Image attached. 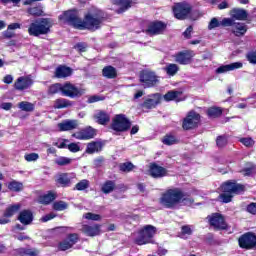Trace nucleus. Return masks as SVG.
<instances>
[{
	"label": "nucleus",
	"instance_id": "nucleus-1",
	"mask_svg": "<svg viewBox=\"0 0 256 256\" xmlns=\"http://www.w3.org/2000/svg\"><path fill=\"white\" fill-rule=\"evenodd\" d=\"M59 20L73 25L75 29L95 31L103 23V12L97 8H92L85 15L84 20H81L77 14V10H70L61 14Z\"/></svg>",
	"mask_w": 256,
	"mask_h": 256
},
{
	"label": "nucleus",
	"instance_id": "nucleus-2",
	"mask_svg": "<svg viewBox=\"0 0 256 256\" xmlns=\"http://www.w3.org/2000/svg\"><path fill=\"white\" fill-rule=\"evenodd\" d=\"M161 203L164 207L168 209H173L175 205H179V203H183V205H191L193 200L187 193L181 191L179 188L169 189L162 195Z\"/></svg>",
	"mask_w": 256,
	"mask_h": 256
},
{
	"label": "nucleus",
	"instance_id": "nucleus-3",
	"mask_svg": "<svg viewBox=\"0 0 256 256\" xmlns=\"http://www.w3.org/2000/svg\"><path fill=\"white\" fill-rule=\"evenodd\" d=\"M51 27H53V20H51V18H42L40 21L30 24L28 33L34 37H39V35H47Z\"/></svg>",
	"mask_w": 256,
	"mask_h": 256
},
{
	"label": "nucleus",
	"instance_id": "nucleus-4",
	"mask_svg": "<svg viewBox=\"0 0 256 256\" xmlns=\"http://www.w3.org/2000/svg\"><path fill=\"white\" fill-rule=\"evenodd\" d=\"M155 233H157V228L154 226H144V228L138 232V236L135 238V244L147 245L148 243H151V239H153Z\"/></svg>",
	"mask_w": 256,
	"mask_h": 256
},
{
	"label": "nucleus",
	"instance_id": "nucleus-5",
	"mask_svg": "<svg viewBox=\"0 0 256 256\" xmlns=\"http://www.w3.org/2000/svg\"><path fill=\"white\" fill-rule=\"evenodd\" d=\"M140 82L143 87H154L159 83V77L151 70H144L140 73Z\"/></svg>",
	"mask_w": 256,
	"mask_h": 256
},
{
	"label": "nucleus",
	"instance_id": "nucleus-6",
	"mask_svg": "<svg viewBox=\"0 0 256 256\" xmlns=\"http://www.w3.org/2000/svg\"><path fill=\"white\" fill-rule=\"evenodd\" d=\"M199 121H201V116L199 115V113L195 111H190L184 118L182 127L185 131L195 129V127L199 125Z\"/></svg>",
	"mask_w": 256,
	"mask_h": 256
},
{
	"label": "nucleus",
	"instance_id": "nucleus-7",
	"mask_svg": "<svg viewBox=\"0 0 256 256\" xmlns=\"http://www.w3.org/2000/svg\"><path fill=\"white\" fill-rule=\"evenodd\" d=\"M62 95L64 97H70V99H75V97H81V95H85V89L77 88L71 83H66L62 87Z\"/></svg>",
	"mask_w": 256,
	"mask_h": 256
},
{
	"label": "nucleus",
	"instance_id": "nucleus-8",
	"mask_svg": "<svg viewBox=\"0 0 256 256\" xmlns=\"http://www.w3.org/2000/svg\"><path fill=\"white\" fill-rule=\"evenodd\" d=\"M131 127V122H129V119L125 117L123 114H118L115 116L113 123H112V129L114 131H127Z\"/></svg>",
	"mask_w": 256,
	"mask_h": 256
},
{
	"label": "nucleus",
	"instance_id": "nucleus-9",
	"mask_svg": "<svg viewBox=\"0 0 256 256\" xmlns=\"http://www.w3.org/2000/svg\"><path fill=\"white\" fill-rule=\"evenodd\" d=\"M173 13L176 19H186L189 13H191V5L186 2L176 3L173 6Z\"/></svg>",
	"mask_w": 256,
	"mask_h": 256
},
{
	"label": "nucleus",
	"instance_id": "nucleus-10",
	"mask_svg": "<svg viewBox=\"0 0 256 256\" xmlns=\"http://www.w3.org/2000/svg\"><path fill=\"white\" fill-rule=\"evenodd\" d=\"M33 83L34 81L31 76H21L16 79L14 89H16V91H25L27 89H31V87H33Z\"/></svg>",
	"mask_w": 256,
	"mask_h": 256
},
{
	"label": "nucleus",
	"instance_id": "nucleus-11",
	"mask_svg": "<svg viewBox=\"0 0 256 256\" xmlns=\"http://www.w3.org/2000/svg\"><path fill=\"white\" fill-rule=\"evenodd\" d=\"M244 189L245 186L237 184L235 181H227L221 185L222 193H230L231 195H233V193H241Z\"/></svg>",
	"mask_w": 256,
	"mask_h": 256
},
{
	"label": "nucleus",
	"instance_id": "nucleus-12",
	"mask_svg": "<svg viewBox=\"0 0 256 256\" xmlns=\"http://www.w3.org/2000/svg\"><path fill=\"white\" fill-rule=\"evenodd\" d=\"M242 249H253L256 245V236L252 233H246L238 240Z\"/></svg>",
	"mask_w": 256,
	"mask_h": 256
},
{
	"label": "nucleus",
	"instance_id": "nucleus-13",
	"mask_svg": "<svg viewBox=\"0 0 256 256\" xmlns=\"http://www.w3.org/2000/svg\"><path fill=\"white\" fill-rule=\"evenodd\" d=\"M209 223L215 229H227V223H225V218L219 213H214L208 216Z\"/></svg>",
	"mask_w": 256,
	"mask_h": 256
},
{
	"label": "nucleus",
	"instance_id": "nucleus-14",
	"mask_svg": "<svg viewBox=\"0 0 256 256\" xmlns=\"http://www.w3.org/2000/svg\"><path fill=\"white\" fill-rule=\"evenodd\" d=\"M165 29H167V24L161 21H155L148 25L146 33L147 35H161Z\"/></svg>",
	"mask_w": 256,
	"mask_h": 256
},
{
	"label": "nucleus",
	"instance_id": "nucleus-15",
	"mask_svg": "<svg viewBox=\"0 0 256 256\" xmlns=\"http://www.w3.org/2000/svg\"><path fill=\"white\" fill-rule=\"evenodd\" d=\"M72 137H74L75 139H79L80 141H83L85 139H93L95 137V129L89 126L85 129L80 130L79 132L74 133Z\"/></svg>",
	"mask_w": 256,
	"mask_h": 256
},
{
	"label": "nucleus",
	"instance_id": "nucleus-16",
	"mask_svg": "<svg viewBox=\"0 0 256 256\" xmlns=\"http://www.w3.org/2000/svg\"><path fill=\"white\" fill-rule=\"evenodd\" d=\"M82 233L87 235V237H97L101 233V225L92 224V225H83L81 228Z\"/></svg>",
	"mask_w": 256,
	"mask_h": 256
},
{
	"label": "nucleus",
	"instance_id": "nucleus-17",
	"mask_svg": "<svg viewBox=\"0 0 256 256\" xmlns=\"http://www.w3.org/2000/svg\"><path fill=\"white\" fill-rule=\"evenodd\" d=\"M149 173L154 179H161L167 175V169L162 166L157 165L156 163L150 164Z\"/></svg>",
	"mask_w": 256,
	"mask_h": 256
},
{
	"label": "nucleus",
	"instance_id": "nucleus-18",
	"mask_svg": "<svg viewBox=\"0 0 256 256\" xmlns=\"http://www.w3.org/2000/svg\"><path fill=\"white\" fill-rule=\"evenodd\" d=\"M231 21L232 24L228 25V27H231L232 33L236 37H243V35L247 33V25H245V23H237L233 20V18H231Z\"/></svg>",
	"mask_w": 256,
	"mask_h": 256
},
{
	"label": "nucleus",
	"instance_id": "nucleus-19",
	"mask_svg": "<svg viewBox=\"0 0 256 256\" xmlns=\"http://www.w3.org/2000/svg\"><path fill=\"white\" fill-rule=\"evenodd\" d=\"M161 103V94H153L147 98L143 103V109H155Z\"/></svg>",
	"mask_w": 256,
	"mask_h": 256
},
{
	"label": "nucleus",
	"instance_id": "nucleus-20",
	"mask_svg": "<svg viewBox=\"0 0 256 256\" xmlns=\"http://www.w3.org/2000/svg\"><path fill=\"white\" fill-rule=\"evenodd\" d=\"M243 67V63L234 62L231 64L221 65L216 69V73L221 75L223 73H229V71H235V69H241Z\"/></svg>",
	"mask_w": 256,
	"mask_h": 256
},
{
	"label": "nucleus",
	"instance_id": "nucleus-21",
	"mask_svg": "<svg viewBox=\"0 0 256 256\" xmlns=\"http://www.w3.org/2000/svg\"><path fill=\"white\" fill-rule=\"evenodd\" d=\"M229 25H232L231 18H224L222 21H219L217 18H212L208 25V29L211 31L217 29V27H228Z\"/></svg>",
	"mask_w": 256,
	"mask_h": 256
},
{
	"label": "nucleus",
	"instance_id": "nucleus-22",
	"mask_svg": "<svg viewBox=\"0 0 256 256\" xmlns=\"http://www.w3.org/2000/svg\"><path fill=\"white\" fill-rule=\"evenodd\" d=\"M79 123L77 120H64L58 123L59 131H73V129H77Z\"/></svg>",
	"mask_w": 256,
	"mask_h": 256
},
{
	"label": "nucleus",
	"instance_id": "nucleus-23",
	"mask_svg": "<svg viewBox=\"0 0 256 256\" xmlns=\"http://www.w3.org/2000/svg\"><path fill=\"white\" fill-rule=\"evenodd\" d=\"M18 221H20L22 225H31V223H33V212L30 210L21 211L18 216Z\"/></svg>",
	"mask_w": 256,
	"mask_h": 256
},
{
	"label": "nucleus",
	"instance_id": "nucleus-24",
	"mask_svg": "<svg viewBox=\"0 0 256 256\" xmlns=\"http://www.w3.org/2000/svg\"><path fill=\"white\" fill-rule=\"evenodd\" d=\"M230 15L232 19H236L237 21H245L248 17L247 12L241 8H234L231 10Z\"/></svg>",
	"mask_w": 256,
	"mask_h": 256
},
{
	"label": "nucleus",
	"instance_id": "nucleus-25",
	"mask_svg": "<svg viewBox=\"0 0 256 256\" xmlns=\"http://www.w3.org/2000/svg\"><path fill=\"white\" fill-rule=\"evenodd\" d=\"M175 61L180 65H189L191 63V54L189 52H180L176 54Z\"/></svg>",
	"mask_w": 256,
	"mask_h": 256
},
{
	"label": "nucleus",
	"instance_id": "nucleus-26",
	"mask_svg": "<svg viewBox=\"0 0 256 256\" xmlns=\"http://www.w3.org/2000/svg\"><path fill=\"white\" fill-rule=\"evenodd\" d=\"M94 119H96L97 123L99 125H106V123H109L111 121V118L109 117V114H107L104 111H97L94 115Z\"/></svg>",
	"mask_w": 256,
	"mask_h": 256
},
{
	"label": "nucleus",
	"instance_id": "nucleus-27",
	"mask_svg": "<svg viewBox=\"0 0 256 256\" xmlns=\"http://www.w3.org/2000/svg\"><path fill=\"white\" fill-rule=\"evenodd\" d=\"M73 177H75V175L69 174V173H63L57 176L56 181L59 185H62V187H67V185L71 183V179H73Z\"/></svg>",
	"mask_w": 256,
	"mask_h": 256
},
{
	"label": "nucleus",
	"instance_id": "nucleus-28",
	"mask_svg": "<svg viewBox=\"0 0 256 256\" xmlns=\"http://www.w3.org/2000/svg\"><path fill=\"white\" fill-rule=\"evenodd\" d=\"M114 5H120L121 7L117 10V13H125L129 7H131V0H112Z\"/></svg>",
	"mask_w": 256,
	"mask_h": 256
},
{
	"label": "nucleus",
	"instance_id": "nucleus-29",
	"mask_svg": "<svg viewBox=\"0 0 256 256\" xmlns=\"http://www.w3.org/2000/svg\"><path fill=\"white\" fill-rule=\"evenodd\" d=\"M55 199H57V194L50 191L39 197V203H42V205H49V203H52Z\"/></svg>",
	"mask_w": 256,
	"mask_h": 256
},
{
	"label": "nucleus",
	"instance_id": "nucleus-30",
	"mask_svg": "<svg viewBox=\"0 0 256 256\" xmlns=\"http://www.w3.org/2000/svg\"><path fill=\"white\" fill-rule=\"evenodd\" d=\"M55 75L58 79H64L65 77H69L71 75V68L66 66H59L56 69Z\"/></svg>",
	"mask_w": 256,
	"mask_h": 256
},
{
	"label": "nucleus",
	"instance_id": "nucleus-31",
	"mask_svg": "<svg viewBox=\"0 0 256 256\" xmlns=\"http://www.w3.org/2000/svg\"><path fill=\"white\" fill-rule=\"evenodd\" d=\"M244 177H253L256 175V165L253 163H247L246 167L241 171Z\"/></svg>",
	"mask_w": 256,
	"mask_h": 256
},
{
	"label": "nucleus",
	"instance_id": "nucleus-32",
	"mask_svg": "<svg viewBox=\"0 0 256 256\" xmlns=\"http://www.w3.org/2000/svg\"><path fill=\"white\" fill-rule=\"evenodd\" d=\"M102 73L107 79H115L117 77V70L113 66L104 67Z\"/></svg>",
	"mask_w": 256,
	"mask_h": 256
},
{
	"label": "nucleus",
	"instance_id": "nucleus-33",
	"mask_svg": "<svg viewBox=\"0 0 256 256\" xmlns=\"http://www.w3.org/2000/svg\"><path fill=\"white\" fill-rule=\"evenodd\" d=\"M164 71L169 77H175L179 72V66L177 64H167Z\"/></svg>",
	"mask_w": 256,
	"mask_h": 256
},
{
	"label": "nucleus",
	"instance_id": "nucleus-34",
	"mask_svg": "<svg viewBox=\"0 0 256 256\" xmlns=\"http://www.w3.org/2000/svg\"><path fill=\"white\" fill-rule=\"evenodd\" d=\"M21 209V204L10 205L4 211V217H13Z\"/></svg>",
	"mask_w": 256,
	"mask_h": 256
},
{
	"label": "nucleus",
	"instance_id": "nucleus-35",
	"mask_svg": "<svg viewBox=\"0 0 256 256\" xmlns=\"http://www.w3.org/2000/svg\"><path fill=\"white\" fill-rule=\"evenodd\" d=\"M71 105H73V103L65 98L57 99L54 103L55 109H65V107H71Z\"/></svg>",
	"mask_w": 256,
	"mask_h": 256
},
{
	"label": "nucleus",
	"instance_id": "nucleus-36",
	"mask_svg": "<svg viewBox=\"0 0 256 256\" xmlns=\"http://www.w3.org/2000/svg\"><path fill=\"white\" fill-rule=\"evenodd\" d=\"M103 145L101 142H91L87 145L86 152L87 153H98V151H101Z\"/></svg>",
	"mask_w": 256,
	"mask_h": 256
},
{
	"label": "nucleus",
	"instance_id": "nucleus-37",
	"mask_svg": "<svg viewBox=\"0 0 256 256\" xmlns=\"http://www.w3.org/2000/svg\"><path fill=\"white\" fill-rule=\"evenodd\" d=\"M19 109H21V111H26V112H31L35 110V105L31 102H27V101H22L18 104Z\"/></svg>",
	"mask_w": 256,
	"mask_h": 256
},
{
	"label": "nucleus",
	"instance_id": "nucleus-38",
	"mask_svg": "<svg viewBox=\"0 0 256 256\" xmlns=\"http://www.w3.org/2000/svg\"><path fill=\"white\" fill-rule=\"evenodd\" d=\"M55 163L60 167H65V165H71V163H73V159L65 156H60L55 159Z\"/></svg>",
	"mask_w": 256,
	"mask_h": 256
},
{
	"label": "nucleus",
	"instance_id": "nucleus-39",
	"mask_svg": "<svg viewBox=\"0 0 256 256\" xmlns=\"http://www.w3.org/2000/svg\"><path fill=\"white\" fill-rule=\"evenodd\" d=\"M21 256H39V250L35 248H22L20 249Z\"/></svg>",
	"mask_w": 256,
	"mask_h": 256
},
{
	"label": "nucleus",
	"instance_id": "nucleus-40",
	"mask_svg": "<svg viewBox=\"0 0 256 256\" xmlns=\"http://www.w3.org/2000/svg\"><path fill=\"white\" fill-rule=\"evenodd\" d=\"M115 189V182L109 180L102 185V191L107 195Z\"/></svg>",
	"mask_w": 256,
	"mask_h": 256
},
{
	"label": "nucleus",
	"instance_id": "nucleus-41",
	"mask_svg": "<svg viewBox=\"0 0 256 256\" xmlns=\"http://www.w3.org/2000/svg\"><path fill=\"white\" fill-rule=\"evenodd\" d=\"M48 93H50V95H55L57 93H63V85L56 83L53 84L49 87Z\"/></svg>",
	"mask_w": 256,
	"mask_h": 256
},
{
	"label": "nucleus",
	"instance_id": "nucleus-42",
	"mask_svg": "<svg viewBox=\"0 0 256 256\" xmlns=\"http://www.w3.org/2000/svg\"><path fill=\"white\" fill-rule=\"evenodd\" d=\"M8 189L10 191H15L19 192L23 190V183L17 182V181H12L8 184Z\"/></svg>",
	"mask_w": 256,
	"mask_h": 256
},
{
	"label": "nucleus",
	"instance_id": "nucleus-43",
	"mask_svg": "<svg viewBox=\"0 0 256 256\" xmlns=\"http://www.w3.org/2000/svg\"><path fill=\"white\" fill-rule=\"evenodd\" d=\"M223 113V110H221V108L219 107H212L210 109H208V117H221Z\"/></svg>",
	"mask_w": 256,
	"mask_h": 256
},
{
	"label": "nucleus",
	"instance_id": "nucleus-44",
	"mask_svg": "<svg viewBox=\"0 0 256 256\" xmlns=\"http://www.w3.org/2000/svg\"><path fill=\"white\" fill-rule=\"evenodd\" d=\"M177 141V137L171 134H167L166 136H164L162 143H164V145H175Z\"/></svg>",
	"mask_w": 256,
	"mask_h": 256
},
{
	"label": "nucleus",
	"instance_id": "nucleus-45",
	"mask_svg": "<svg viewBox=\"0 0 256 256\" xmlns=\"http://www.w3.org/2000/svg\"><path fill=\"white\" fill-rule=\"evenodd\" d=\"M77 191H85V189H89V180L84 179L78 182L75 186Z\"/></svg>",
	"mask_w": 256,
	"mask_h": 256
},
{
	"label": "nucleus",
	"instance_id": "nucleus-46",
	"mask_svg": "<svg viewBox=\"0 0 256 256\" xmlns=\"http://www.w3.org/2000/svg\"><path fill=\"white\" fill-rule=\"evenodd\" d=\"M28 13L34 17H40V15H43V9L39 6L31 7L28 9Z\"/></svg>",
	"mask_w": 256,
	"mask_h": 256
},
{
	"label": "nucleus",
	"instance_id": "nucleus-47",
	"mask_svg": "<svg viewBox=\"0 0 256 256\" xmlns=\"http://www.w3.org/2000/svg\"><path fill=\"white\" fill-rule=\"evenodd\" d=\"M181 231H182V234H181L182 239H187L189 235L193 234V229H191V226L189 225L182 226Z\"/></svg>",
	"mask_w": 256,
	"mask_h": 256
},
{
	"label": "nucleus",
	"instance_id": "nucleus-48",
	"mask_svg": "<svg viewBox=\"0 0 256 256\" xmlns=\"http://www.w3.org/2000/svg\"><path fill=\"white\" fill-rule=\"evenodd\" d=\"M163 97L166 101H175L179 97V91H169Z\"/></svg>",
	"mask_w": 256,
	"mask_h": 256
},
{
	"label": "nucleus",
	"instance_id": "nucleus-49",
	"mask_svg": "<svg viewBox=\"0 0 256 256\" xmlns=\"http://www.w3.org/2000/svg\"><path fill=\"white\" fill-rule=\"evenodd\" d=\"M219 199L222 201V203H231L233 194H230L229 192H223L219 195Z\"/></svg>",
	"mask_w": 256,
	"mask_h": 256
},
{
	"label": "nucleus",
	"instance_id": "nucleus-50",
	"mask_svg": "<svg viewBox=\"0 0 256 256\" xmlns=\"http://www.w3.org/2000/svg\"><path fill=\"white\" fill-rule=\"evenodd\" d=\"M53 209H55V211H65L67 204L64 201L54 202Z\"/></svg>",
	"mask_w": 256,
	"mask_h": 256
},
{
	"label": "nucleus",
	"instance_id": "nucleus-51",
	"mask_svg": "<svg viewBox=\"0 0 256 256\" xmlns=\"http://www.w3.org/2000/svg\"><path fill=\"white\" fill-rule=\"evenodd\" d=\"M84 219H88L89 221H100L101 216L99 214H93L91 212H88L83 215Z\"/></svg>",
	"mask_w": 256,
	"mask_h": 256
},
{
	"label": "nucleus",
	"instance_id": "nucleus-52",
	"mask_svg": "<svg viewBox=\"0 0 256 256\" xmlns=\"http://www.w3.org/2000/svg\"><path fill=\"white\" fill-rule=\"evenodd\" d=\"M120 171H124V173H129V171H132L133 169V163L131 162H126L123 164H120Z\"/></svg>",
	"mask_w": 256,
	"mask_h": 256
},
{
	"label": "nucleus",
	"instance_id": "nucleus-53",
	"mask_svg": "<svg viewBox=\"0 0 256 256\" xmlns=\"http://www.w3.org/2000/svg\"><path fill=\"white\" fill-rule=\"evenodd\" d=\"M66 240L73 247V245H75L77 243V241H79V235L75 234V233L74 234H69L68 237L66 238Z\"/></svg>",
	"mask_w": 256,
	"mask_h": 256
},
{
	"label": "nucleus",
	"instance_id": "nucleus-54",
	"mask_svg": "<svg viewBox=\"0 0 256 256\" xmlns=\"http://www.w3.org/2000/svg\"><path fill=\"white\" fill-rule=\"evenodd\" d=\"M71 247H73L70 242L67 240V238L60 242L58 248L60 249V251H67V249H71Z\"/></svg>",
	"mask_w": 256,
	"mask_h": 256
},
{
	"label": "nucleus",
	"instance_id": "nucleus-55",
	"mask_svg": "<svg viewBox=\"0 0 256 256\" xmlns=\"http://www.w3.org/2000/svg\"><path fill=\"white\" fill-rule=\"evenodd\" d=\"M247 60L249 63H252V65H256V50L247 53Z\"/></svg>",
	"mask_w": 256,
	"mask_h": 256
},
{
	"label": "nucleus",
	"instance_id": "nucleus-56",
	"mask_svg": "<svg viewBox=\"0 0 256 256\" xmlns=\"http://www.w3.org/2000/svg\"><path fill=\"white\" fill-rule=\"evenodd\" d=\"M24 159H25L26 161H28V163H31V162L37 161V160L39 159V154H37V153L26 154V155L24 156Z\"/></svg>",
	"mask_w": 256,
	"mask_h": 256
},
{
	"label": "nucleus",
	"instance_id": "nucleus-57",
	"mask_svg": "<svg viewBox=\"0 0 256 256\" xmlns=\"http://www.w3.org/2000/svg\"><path fill=\"white\" fill-rule=\"evenodd\" d=\"M67 149L71 152V153H79V151H81V147L79 146V144L77 143H70L67 146Z\"/></svg>",
	"mask_w": 256,
	"mask_h": 256
},
{
	"label": "nucleus",
	"instance_id": "nucleus-58",
	"mask_svg": "<svg viewBox=\"0 0 256 256\" xmlns=\"http://www.w3.org/2000/svg\"><path fill=\"white\" fill-rule=\"evenodd\" d=\"M240 143L245 145V147H253L255 145V141L251 138H241Z\"/></svg>",
	"mask_w": 256,
	"mask_h": 256
},
{
	"label": "nucleus",
	"instance_id": "nucleus-59",
	"mask_svg": "<svg viewBox=\"0 0 256 256\" xmlns=\"http://www.w3.org/2000/svg\"><path fill=\"white\" fill-rule=\"evenodd\" d=\"M216 145L218 147H225V145H227V137L225 136H219L217 139H216Z\"/></svg>",
	"mask_w": 256,
	"mask_h": 256
},
{
	"label": "nucleus",
	"instance_id": "nucleus-60",
	"mask_svg": "<svg viewBox=\"0 0 256 256\" xmlns=\"http://www.w3.org/2000/svg\"><path fill=\"white\" fill-rule=\"evenodd\" d=\"M67 143H69V140H60L58 142H56V147H58V149H67L68 145Z\"/></svg>",
	"mask_w": 256,
	"mask_h": 256
},
{
	"label": "nucleus",
	"instance_id": "nucleus-61",
	"mask_svg": "<svg viewBox=\"0 0 256 256\" xmlns=\"http://www.w3.org/2000/svg\"><path fill=\"white\" fill-rule=\"evenodd\" d=\"M97 101H103V97L94 95L88 98V103H97Z\"/></svg>",
	"mask_w": 256,
	"mask_h": 256
},
{
	"label": "nucleus",
	"instance_id": "nucleus-62",
	"mask_svg": "<svg viewBox=\"0 0 256 256\" xmlns=\"http://www.w3.org/2000/svg\"><path fill=\"white\" fill-rule=\"evenodd\" d=\"M248 213H251L252 215H256V203H251L247 206Z\"/></svg>",
	"mask_w": 256,
	"mask_h": 256
},
{
	"label": "nucleus",
	"instance_id": "nucleus-63",
	"mask_svg": "<svg viewBox=\"0 0 256 256\" xmlns=\"http://www.w3.org/2000/svg\"><path fill=\"white\" fill-rule=\"evenodd\" d=\"M75 49H78L80 51V53H85V49H87V44L78 43L75 45Z\"/></svg>",
	"mask_w": 256,
	"mask_h": 256
},
{
	"label": "nucleus",
	"instance_id": "nucleus-64",
	"mask_svg": "<svg viewBox=\"0 0 256 256\" xmlns=\"http://www.w3.org/2000/svg\"><path fill=\"white\" fill-rule=\"evenodd\" d=\"M3 83H5L6 85H11V83H13V75L8 74L3 78Z\"/></svg>",
	"mask_w": 256,
	"mask_h": 256
}]
</instances>
